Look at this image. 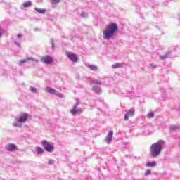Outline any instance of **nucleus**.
<instances>
[{
	"mask_svg": "<svg viewBox=\"0 0 180 180\" xmlns=\"http://www.w3.org/2000/svg\"><path fill=\"white\" fill-rule=\"evenodd\" d=\"M119 31V26L117 23L112 22L107 25L103 32V39L109 40Z\"/></svg>",
	"mask_w": 180,
	"mask_h": 180,
	"instance_id": "1",
	"label": "nucleus"
},
{
	"mask_svg": "<svg viewBox=\"0 0 180 180\" xmlns=\"http://www.w3.org/2000/svg\"><path fill=\"white\" fill-rule=\"evenodd\" d=\"M162 142H156L150 146V155L153 158H157L162 151Z\"/></svg>",
	"mask_w": 180,
	"mask_h": 180,
	"instance_id": "2",
	"label": "nucleus"
},
{
	"mask_svg": "<svg viewBox=\"0 0 180 180\" xmlns=\"http://www.w3.org/2000/svg\"><path fill=\"white\" fill-rule=\"evenodd\" d=\"M27 119H29V114L27 113H23L20 115H18L15 120L18 122V123H20V124H18L16 123L13 124L14 127H22V123H25L27 121Z\"/></svg>",
	"mask_w": 180,
	"mask_h": 180,
	"instance_id": "3",
	"label": "nucleus"
},
{
	"mask_svg": "<svg viewBox=\"0 0 180 180\" xmlns=\"http://www.w3.org/2000/svg\"><path fill=\"white\" fill-rule=\"evenodd\" d=\"M41 144L48 153H53L54 151V146L47 141H42Z\"/></svg>",
	"mask_w": 180,
	"mask_h": 180,
	"instance_id": "4",
	"label": "nucleus"
},
{
	"mask_svg": "<svg viewBox=\"0 0 180 180\" xmlns=\"http://www.w3.org/2000/svg\"><path fill=\"white\" fill-rule=\"evenodd\" d=\"M41 61L44 63V64H52L54 61V58L49 55H46L41 58Z\"/></svg>",
	"mask_w": 180,
	"mask_h": 180,
	"instance_id": "5",
	"label": "nucleus"
},
{
	"mask_svg": "<svg viewBox=\"0 0 180 180\" xmlns=\"http://www.w3.org/2000/svg\"><path fill=\"white\" fill-rule=\"evenodd\" d=\"M66 57L72 61V63H77L78 62V56L71 52H66L65 53Z\"/></svg>",
	"mask_w": 180,
	"mask_h": 180,
	"instance_id": "6",
	"label": "nucleus"
},
{
	"mask_svg": "<svg viewBox=\"0 0 180 180\" xmlns=\"http://www.w3.org/2000/svg\"><path fill=\"white\" fill-rule=\"evenodd\" d=\"M84 110L81 108H77V106H74L71 110H70V113L73 115L75 116L78 115V113H82Z\"/></svg>",
	"mask_w": 180,
	"mask_h": 180,
	"instance_id": "7",
	"label": "nucleus"
},
{
	"mask_svg": "<svg viewBox=\"0 0 180 180\" xmlns=\"http://www.w3.org/2000/svg\"><path fill=\"white\" fill-rule=\"evenodd\" d=\"M134 116V109L131 108L127 113L125 114L124 119V120L127 121L129 120V117H133Z\"/></svg>",
	"mask_w": 180,
	"mask_h": 180,
	"instance_id": "8",
	"label": "nucleus"
},
{
	"mask_svg": "<svg viewBox=\"0 0 180 180\" xmlns=\"http://www.w3.org/2000/svg\"><path fill=\"white\" fill-rule=\"evenodd\" d=\"M7 151H18V147L13 143H9L5 146Z\"/></svg>",
	"mask_w": 180,
	"mask_h": 180,
	"instance_id": "9",
	"label": "nucleus"
},
{
	"mask_svg": "<svg viewBox=\"0 0 180 180\" xmlns=\"http://www.w3.org/2000/svg\"><path fill=\"white\" fill-rule=\"evenodd\" d=\"M28 61H34L35 63H39V60L34 59L33 58H27V59L21 60L19 62L20 65H22V64H26V63H28Z\"/></svg>",
	"mask_w": 180,
	"mask_h": 180,
	"instance_id": "10",
	"label": "nucleus"
},
{
	"mask_svg": "<svg viewBox=\"0 0 180 180\" xmlns=\"http://www.w3.org/2000/svg\"><path fill=\"white\" fill-rule=\"evenodd\" d=\"M112 139H113V130H110L108 132L107 136L105 137L106 142L108 144L111 143Z\"/></svg>",
	"mask_w": 180,
	"mask_h": 180,
	"instance_id": "11",
	"label": "nucleus"
},
{
	"mask_svg": "<svg viewBox=\"0 0 180 180\" xmlns=\"http://www.w3.org/2000/svg\"><path fill=\"white\" fill-rule=\"evenodd\" d=\"M157 165V162L153 161V162H148L146 165V167H148L149 168H153V167H155Z\"/></svg>",
	"mask_w": 180,
	"mask_h": 180,
	"instance_id": "12",
	"label": "nucleus"
},
{
	"mask_svg": "<svg viewBox=\"0 0 180 180\" xmlns=\"http://www.w3.org/2000/svg\"><path fill=\"white\" fill-rule=\"evenodd\" d=\"M34 11H36V12H38V13H41V15H44V13H46V9L44 8H38L35 7Z\"/></svg>",
	"mask_w": 180,
	"mask_h": 180,
	"instance_id": "13",
	"label": "nucleus"
},
{
	"mask_svg": "<svg viewBox=\"0 0 180 180\" xmlns=\"http://www.w3.org/2000/svg\"><path fill=\"white\" fill-rule=\"evenodd\" d=\"M46 92H48V94H52L53 95H56V94H57V90L49 88L46 89Z\"/></svg>",
	"mask_w": 180,
	"mask_h": 180,
	"instance_id": "14",
	"label": "nucleus"
},
{
	"mask_svg": "<svg viewBox=\"0 0 180 180\" xmlns=\"http://www.w3.org/2000/svg\"><path fill=\"white\" fill-rule=\"evenodd\" d=\"M87 67L91 70V71H98V68L95 65H88Z\"/></svg>",
	"mask_w": 180,
	"mask_h": 180,
	"instance_id": "15",
	"label": "nucleus"
},
{
	"mask_svg": "<svg viewBox=\"0 0 180 180\" xmlns=\"http://www.w3.org/2000/svg\"><path fill=\"white\" fill-rule=\"evenodd\" d=\"M112 68H122L123 67V63H116L112 65Z\"/></svg>",
	"mask_w": 180,
	"mask_h": 180,
	"instance_id": "16",
	"label": "nucleus"
},
{
	"mask_svg": "<svg viewBox=\"0 0 180 180\" xmlns=\"http://www.w3.org/2000/svg\"><path fill=\"white\" fill-rule=\"evenodd\" d=\"M91 84L102 85V82L101 80H91Z\"/></svg>",
	"mask_w": 180,
	"mask_h": 180,
	"instance_id": "17",
	"label": "nucleus"
},
{
	"mask_svg": "<svg viewBox=\"0 0 180 180\" xmlns=\"http://www.w3.org/2000/svg\"><path fill=\"white\" fill-rule=\"evenodd\" d=\"M92 91L96 92V94H101V87L93 86Z\"/></svg>",
	"mask_w": 180,
	"mask_h": 180,
	"instance_id": "18",
	"label": "nucleus"
},
{
	"mask_svg": "<svg viewBox=\"0 0 180 180\" xmlns=\"http://www.w3.org/2000/svg\"><path fill=\"white\" fill-rule=\"evenodd\" d=\"M36 151L38 153V154H44V150L39 146L36 147Z\"/></svg>",
	"mask_w": 180,
	"mask_h": 180,
	"instance_id": "19",
	"label": "nucleus"
},
{
	"mask_svg": "<svg viewBox=\"0 0 180 180\" xmlns=\"http://www.w3.org/2000/svg\"><path fill=\"white\" fill-rule=\"evenodd\" d=\"M22 6L24 8H30V6H32V1H27L22 4Z\"/></svg>",
	"mask_w": 180,
	"mask_h": 180,
	"instance_id": "20",
	"label": "nucleus"
},
{
	"mask_svg": "<svg viewBox=\"0 0 180 180\" xmlns=\"http://www.w3.org/2000/svg\"><path fill=\"white\" fill-rule=\"evenodd\" d=\"M154 116H155L154 112H149V113L147 115V118H148V119H152V117H154Z\"/></svg>",
	"mask_w": 180,
	"mask_h": 180,
	"instance_id": "21",
	"label": "nucleus"
},
{
	"mask_svg": "<svg viewBox=\"0 0 180 180\" xmlns=\"http://www.w3.org/2000/svg\"><path fill=\"white\" fill-rule=\"evenodd\" d=\"M150 174H151V170L148 169L145 172V176H147L148 175H150Z\"/></svg>",
	"mask_w": 180,
	"mask_h": 180,
	"instance_id": "22",
	"label": "nucleus"
},
{
	"mask_svg": "<svg viewBox=\"0 0 180 180\" xmlns=\"http://www.w3.org/2000/svg\"><path fill=\"white\" fill-rule=\"evenodd\" d=\"M60 0H52L51 3L53 4H60Z\"/></svg>",
	"mask_w": 180,
	"mask_h": 180,
	"instance_id": "23",
	"label": "nucleus"
},
{
	"mask_svg": "<svg viewBox=\"0 0 180 180\" xmlns=\"http://www.w3.org/2000/svg\"><path fill=\"white\" fill-rule=\"evenodd\" d=\"M30 91L31 92H37V89H36L34 87H31L30 88Z\"/></svg>",
	"mask_w": 180,
	"mask_h": 180,
	"instance_id": "24",
	"label": "nucleus"
},
{
	"mask_svg": "<svg viewBox=\"0 0 180 180\" xmlns=\"http://www.w3.org/2000/svg\"><path fill=\"white\" fill-rule=\"evenodd\" d=\"M54 162H56L55 160H49V161L48 162V164H49V165H53V164H54Z\"/></svg>",
	"mask_w": 180,
	"mask_h": 180,
	"instance_id": "25",
	"label": "nucleus"
},
{
	"mask_svg": "<svg viewBox=\"0 0 180 180\" xmlns=\"http://www.w3.org/2000/svg\"><path fill=\"white\" fill-rule=\"evenodd\" d=\"M2 34H4V30L0 27V37L2 36Z\"/></svg>",
	"mask_w": 180,
	"mask_h": 180,
	"instance_id": "26",
	"label": "nucleus"
},
{
	"mask_svg": "<svg viewBox=\"0 0 180 180\" xmlns=\"http://www.w3.org/2000/svg\"><path fill=\"white\" fill-rule=\"evenodd\" d=\"M56 95L57 96H59V98H64V96H63V94H58Z\"/></svg>",
	"mask_w": 180,
	"mask_h": 180,
	"instance_id": "27",
	"label": "nucleus"
},
{
	"mask_svg": "<svg viewBox=\"0 0 180 180\" xmlns=\"http://www.w3.org/2000/svg\"><path fill=\"white\" fill-rule=\"evenodd\" d=\"M160 58L161 60H165V58H167V56H161Z\"/></svg>",
	"mask_w": 180,
	"mask_h": 180,
	"instance_id": "28",
	"label": "nucleus"
},
{
	"mask_svg": "<svg viewBox=\"0 0 180 180\" xmlns=\"http://www.w3.org/2000/svg\"><path fill=\"white\" fill-rule=\"evenodd\" d=\"M17 37H18V39H21L22 38V35L21 34H18V35H17Z\"/></svg>",
	"mask_w": 180,
	"mask_h": 180,
	"instance_id": "29",
	"label": "nucleus"
},
{
	"mask_svg": "<svg viewBox=\"0 0 180 180\" xmlns=\"http://www.w3.org/2000/svg\"><path fill=\"white\" fill-rule=\"evenodd\" d=\"M82 16H84V13H82Z\"/></svg>",
	"mask_w": 180,
	"mask_h": 180,
	"instance_id": "30",
	"label": "nucleus"
}]
</instances>
